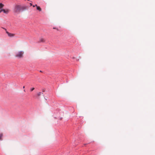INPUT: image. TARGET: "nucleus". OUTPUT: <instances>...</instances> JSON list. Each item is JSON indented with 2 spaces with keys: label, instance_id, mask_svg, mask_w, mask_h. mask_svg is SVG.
I'll return each mask as SVG.
<instances>
[{
  "label": "nucleus",
  "instance_id": "obj_1",
  "mask_svg": "<svg viewBox=\"0 0 155 155\" xmlns=\"http://www.w3.org/2000/svg\"><path fill=\"white\" fill-rule=\"evenodd\" d=\"M24 51H19L17 52L15 54V57L18 58H21L23 57Z\"/></svg>",
  "mask_w": 155,
  "mask_h": 155
},
{
  "label": "nucleus",
  "instance_id": "obj_2",
  "mask_svg": "<svg viewBox=\"0 0 155 155\" xmlns=\"http://www.w3.org/2000/svg\"><path fill=\"white\" fill-rule=\"evenodd\" d=\"M21 11V5H15L14 9V12L15 13H18L19 12Z\"/></svg>",
  "mask_w": 155,
  "mask_h": 155
},
{
  "label": "nucleus",
  "instance_id": "obj_3",
  "mask_svg": "<svg viewBox=\"0 0 155 155\" xmlns=\"http://www.w3.org/2000/svg\"><path fill=\"white\" fill-rule=\"evenodd\" d=\"M2 11H3V12L4 13L7 14L8 13L9 11V10L8 9H2Z\"/></svg>",
  "mask_w": 155,
  "mask_h": 155
},
{
  "label": "nucleus",
  "instance_id": "obj_4",
  "mask_svg": "<svg viewBox=\"0 0 155 155\" xmlns=\"http://www.w3.org/2000/svg\"><path fill=\"white\" fill-rule=\"evenodd\" d=\"M6 33L8 34V35L10 37H13L15 36V34H12L8 32V31H6Z\"/></svg>",
  "mask_w": 155,
  "mask_h": 155
},
{
  "label": "nucleus",
  "instance_id": "obj_5",
  "mask_svg": "<svg viewBox=\"0 0 155 155\" xmlns=\"http://www.w3.org/2000/svg\"><path fill=\"white\" fill-rule=\"evenodd\" d=\"M27 7L26 6H21V11H23L27 9Z\"/></svg>",
  "mask_w": 155,
  "mask_h": 155
},
{
  "label": "nucleus",
  "instance_id": "obj_6",
  "mask_svg": "<svg viewBox=\"0 0 155 155\" xmlns=\"http://www.w3.org/2000/svg\"><path fill=\"white\" fill-rule=\"evenodd\" d=\"M35 6L36 7L37 9V10H38L39 11H41V9L40 7L37 6L36 4L35 5Z\"/></svg>",
  "mask_w": 155,
  "mask_h": 155
},
{
  "label": "nucleus",
  "instance_id": "obj_7",
  "mask_svg": "<svg viewBox=\"0 0 155 155\" xmlns=\"http://www.w3.org/2000/svg\"><path fill=\"white\" fill-rule=\"evenodd\" d=\"M4 6V5L2 3H0V7L3 8Z\"/></svg>",
  "mask_w": 155,
  "mask_h": 155
},
{
  "label": "nucleus",
  "instance_id": "obj_8",
  "mask_svg": "<svg viewBox=\"0 0 155 155\" xmlns=\"http://www.w3.org/2000/svg\"><path fill=\"white\" fill-rule=\"evenodd\" d=\"M41 94H43V93H41V92H39L37 94V95L38 96H39L40 95H41Z\"/></svg>",
  "mask_w": 155,
  "mask_h": 155
},
{
  "label": "nucleus",
  "instance_id": "obj_9",
  "mask_svg": "<svg viewBox=\"0 0 155 155\" xmlns=\"http://www.w3.org/2000/svg\"><path fill=\"white\" fill-rule=\"evenodd\" d=\"M3 134H0V140H2V137Z\"/></svg>",
  "mask_w": 155,
  "mask_h": 155
},
{
  "label": "nucleus",
  "instance_id": "obj_10",
  "mask_svg": "<svg viewBox=\"0 0 155 155\" xmlns=\"http://www.w3.org/2000/svg\"><path fill=\"white\" fill-rule=\"evenodd\" d=\"M35 88L34 87H33L30 89V91H32L33 90H34Z\"/></svg>",
  "mask_w": 155,
  "mask_h": 155
},
{
  "label": "nucleus",
  "instance_id": "obj_11",
  "mask_svg": "<svg viewBox=\"0 0 155 155\" xmlns=\"http://www.w3.org/2000/svg\"><path fill=\"white\" fill-rule=\"evenodd\" d=\"M40 41H41V42H44V40L43 39H41L40 40Z\"/></svg>",
  "mask_w": 155,
  "mask_h": 155
},
{
  "label": "nucleus",
  "instance_id": "obj_12",
  "mask_svg": "<svg viewBox=\"0 0 155 155\" xmlns=\"http://www.w3.org/2000/svg\"><path fill=\"white\" fill-rule=\"evenodd\" d=\"M30 5L31 6H32V4L31 3H30Z\"/></svg>",
  "mask_w": 155,
  "mask_h": 155
},
{
  "label": "nucleus",
  "instance_id": "obj_13",
  "mask_svg": "<svg viewBox=\"0 0 155 155\" xmlns=\"http://www.w3.org/2000/svg\"><path fill=\"white\" fill-rule=\"evenodd\" d=\"M3 12V11H2V9L0 11V13H1V12Z\"/></svg>",
  "mask_w": 155,
  "mask_h": 155
},
{
  "label": "nucleus",
  "instance_id": "obj_14",
  "mask_svg": "<svg viewBox=\"0 0 155 155\" xmlns=\"http://www.w3.org/2000/svg\"><path fill=\"white\" fill-rule=\"evenodd\" d=\"M35 6H35V5H33V7H35Z\"/></svg>",
  "mask_w": 155,
  "mask_h": 155
},
{
  "label": "nucleus",
  "instance_id": "obj_15",
  "mask_svg": "<svg viewBox=\"0 0 155 155\" xmlns=\"http://www.w3.org/2000/svg\"><path fill=\"white\" fill-rule=\"evenodd\" d=\"M53 28L54 29H56V28Z\"/></svg>",
  "mask_w": 155,
  "mask_h": 155
},
{
  "label": "nucleus",
  "instance_id": "obj_16",
  "mask_svg": "<svg viewBox=\"0 0 155 155\" xmlns=\"http://www.w3.org/2000/svg\"><path fill=\"white\" fill-rule=\"evenodd\" d=\"M24 91L25 92V90H24Z\"/></svg>",
  "mask_w": 155,
  "mask_h": 155
},
{
  "label": "nucleus",
  "instance_id": "obj_17",
  "mask_svg": "<svg viewBox=\"0 0 155 155\" xmlns=\"http://www.w3.org/2000/svg\"><path fill=\"white\" fill-rule=\"evenodd\" d=\"M25 86H24L23 87V88H25Z\"/></svg>",
  "mask_w": 155,
  "mask_h": 155
},
{
  "label": "nucleus",
  "instance_id": "obj_18",
  "mask_svg": "<svg viewBox=\"0 0 155 155\" xmlns=\"http://www.w3.org/2000/svg\"><path fill=\"white\" fill-rule=\"evenodd\" d=\"M40 71V72H41V71Z\"/></svg>",
  "mask_w": 155,
  "mask_h": 155
}]
</instances>
